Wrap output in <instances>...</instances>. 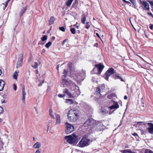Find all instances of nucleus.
Wrapping results in <instances>:
<instances>
[{
    "label": "nucleus",
    "instance_id": "1",
    "mask_svg": "<svg viewBox=\"0 0 153 153\" xmlns=\"http://www.w3.org/2000/svg\"><path fill=\"white\" fill-rule=\"evenodd\" d=\"M104 128V126L102 124L96 122L92 118L90 117L87 120V131H88L90 134L92 131H102Z\"/></svg>",
    "mask_w": 153,
    "mask_h": 153
},
{
    "label": "nucleus",
    "instance_id": "2",
    "mask_svg": "<svg viewBox=\"0 0 153 153\" xmlns=\"http://www.w3.org/2000/svg\"><path fill=\"white\" fill-rule=\"evenodd\" d=\"M78 113V111L77 110L71 109L69 111L67 115L68 120L71 122L76 121L79 117Z\"/></svg>",
    "mask_w": 153,
    "mask_h": 153
},
{
    "label": "nucleus",
    "instance_id": "3",
    "mask_svg": "<svg viewBox=\"0 0 153 153\" xmlns=\"http://www.w3.org/2000/svg\"><path fill=\"white\" fill-rule=\"evenodd\" d=\"M64 138L66 142L70 144H73L77 143L78 140L77 136L74 134L66 136Z\"/></svg>",
    "mask_w": 153,
    "mask_h": 153
},
{
    "label": "nucleus",
    "instance_id": "4",
    "mask_svg": "<svg viewBox=\"0 0 153 153\" xmlns=\"http://www.w3.org/2000/svg\"><path fill=\"white\" fill-rule=\"evenodd\" d=\"M104 68V65L101 63L95 65V67L93 70L94 74H100Z\"/></svg>",
    "mask_w": 153,
    "mask_h": 153
},
{
    "label": "nucleus",
    "instance_id": "5",
    "mask_svg": "<svg viewBox=\"0 0 153 153\" xmlns=\"http://www.w3.org/2000/svg\"><path fill=\"white\" fill-rule=\"evenodd\" d=\"M105 88V86L104 85H100L96 88L94 93L95 94L97 95V96L100 97L102 95L101 93H102Z\"/></svg>",
    "mask_w": 153,
    "mask_h": 153
},
{
    "label": "nucleus",
    "instance_id": "6",
    "mask_svg": "<svg viewBox=\"0 0 153 153\" xmlns=\"http://www.w3.org/2000/svg\"><path fill=\"white\" fill-rule=\"evenodd\" d=\"M65 124L66 127L65 132L66 134H68L74 131V127L73 125L68 123H66Z\"/></svg>",
    "mask_w": 153,
    "mask_h": 153
},
{
    "label": "nucleus",
    "instance_id": "7",
    "mask_svg": "<svg viewBox=\"0 0 153 153\" xmlns=\"http://www.w3.org/2000/svg\"><path fill=\"white\" fill-rule=\"evenodd\" d=\"M115 73V71L113 68H109L106 72L104 76V78L107 80H108L109 77L111 75Z\"/></svg>",
    "mask_w": 153,
    "mask_h": 153
},
{
    "label": "nucleus",
    "instance_id": "8",
    "mask_svg": "<svg viewBox=\"0 0 153 153\" xmlns=\"http://www.w3.org/2000/svg\"><path fill=\"white\" fill-rule=\"evenodd\" d=\"M78 146L81 147H83L86 146V137L85 135L83 137L81 140L80 141L78 144Z\"/></svg>",
    "mask_w": 153,
    "mask_h": 153
},
{
    "label": "nucleus",
    "instance_id": "9",
    "mask_svg": "<svg viewBox=\"0 0 153 153\" xmlns=\"http://www.w3.org/2000/svg\"><path fill=\"white\" fill-rule=\"evenodd\" d=\"M149 127L147 128L148 132L150 134H153V124L151 123H147Z\"/></svg>",
    "mask_w": 153,
    "mask_h": 153
},
{
    "label": "nucleus",
    "instance_id": "10",
    "mask_svg": "<svg viewBox=\"0 0 153 153\" xmlns=\"http://www.w3.org/2000/svg\"><path fill=\"white\" fill-rule=\"evenodd\" d=\"M141 3L144 6V9L149 10V4L144 0H140Z\"/></svg>",
    "mask_w": 153,
    "mask_h": 153
},
{
    "label": "nucleus",
    "instance_id": "11",
    "mask_svg": "<svg viewBox=\"0 0 153 153\" xmlns=\"http://www.w3.org/2000/svg\"><path fill=\"white\" fill-rule=\"evenodd\" d=\"M93 109L89 105H87V114H89V117L91 116L93 113Z\"/></svg>",
    "mask_w": 153,
    "mask_h": 153
},
{
    "label": "nucleus",
    "instance_id": "12",
    "mask_svg": "<svg viewBox=\"0 0 153 153\" xmlns=\"http://www.w3.org/2000/svg\"><path fill=\"white\" fill-rule=\"evenodd\" d=\"M119 107V105L117 102H114L113 103V104L111 106L109 107L108 108L110 110H112L113 109H116L118 108Z\"/></svg>",
    "mask_w": 153,
    "mask_h": 153
},
{
    "label": "nucleus",
    "instance_id": "13",
    "mask_svg": "<svg viewBox=\"0 0 153 153\" xmlns=\"http://www.w3.org/2000/svg\"><path fill=\"white\" fill-rule=\"evenodd\" d=\"M22 100L23 102L25 103V99L26 97V93L25 92V88L24 86H23L22 88Z\"/></svg>",
    "mask_w": 153,
    "mask_h": 153
},
{
    "label": "nucleus",
    "instance_id": "14",
    "mask_svg": "<svg viewBox=\"0 0 153 153\" xmlns=\"http://www.w3.org/2000/svg\"><path fill=\"white\" fill-rule=\"evenodd\" d=\"M70 85V83L68 81L65 79H63L62 82L61 83V86L62 87H65L68 86Z\"/></svg>",
    "mask_w": 153,
    "mask_h": 153
},
{
    "label": "nucleus",
    "instance_id": "15",
    "mask_svg": "<svg viewBox=\"0 0 153 153\" xmlns=\"http://www.w3.org/2000/svg\"><path fill=\"white\" fill-rule=\"evenodd\" d=\"M63 92L65 93L69 97L74 98V96L73 95V94H71V93L69 91L68 89H65Z\"/></svg>",
    "mask_w": 153,
    "mask_h": 153
},
{
    "label": "nucleus",
    "instance_id": "16",
    "mask_svg": "<svg viewBox=\"0 0 153 153\" xmlns=\"http://www.w3.org/2000/svg\"><path fill=\"white\" fill-rule=\"evenodd\" d=\"M56 118V124H59L61 123V120L60 118V116L58 114H55Z\"/></svg>",
    "mask_w": 153,
    "mask_h": 153
},
{
    "label": "nucleus",
    "instance_id": "17",
    "mask_svg": "<svg viewBox=\"0 0 153 153\" xmlns=\"http://www.w3.org/2000/svg\"><path fill=\"white\" fill-rule=\"evenodd\" d=\"M5 84V82L2 80H0V91H2Z\"/></svg>",
    "mask_w": 153,
    "mask_h": 153
},
{
    "label": "nucleus",
    "instance_id": "18",
    "mask_svg": "<svg viewBox=\"0 0 153 153\" xmlns=\"http://www.w3.org/2000/svg\"><path fill=\"white\" fill-rule=\"evenodd\" d=\"M78 1L76 0H75L72 4V7L77 9L78 8Z\"/></svg>",
    "mask_w": 153,
    "mask_h": 153
},
{
    "label": "nucleus",
    "instance_id": "19",
    "mask_svg": "<svg viewBox=\"0 0 153 153\" xmlns=\"http://www.w3.org/2000/svg\"><path fill=\"white\" fill-rule=\"evenodd\" d=\"M41 146V143L39 142L36 143L33 146V148L36 149L39 148Z\"/></svg>",
    "mask_w": 153,
    "mask_h": 153
},
{
    "label": "nucleus",
    "instance_id": "20",
    "mask_svg": "<svg viewBox=\"0 0 153 153\" xmlns=\"http://www.w3.org/2000/svg\"><path fill=\"white\" fill-rule=\"evenodd\" d=\"M27 5H26L25 7H23L21 11L20 12L19 14L21 16H22L23 13L25 12L27 9Z\"/></svg>",
    "mask_w": 153,
    "mask_h": 153
},
{
    "label": "nucleus",
    "instance_id": "21",
    "mask_svg": "<svg viewBox=\"0 0 153 153\" xmlns=\"http://www.w3.org/2000/svg\"><path fill=\"white\" fill-rule=\"evenodd\" d=\"M80 94V91L79 89H76L74 93L73 94L74 98L77 97Z\"/></svg>",
    "mask_w": 153,
    "mask_h": 153
},
{
    "label": "nucleus",
    "instance_id": "22",
    "mask_svg": "<svg viewBox=\"0 0 153 153\" xmlns=\"http://www.w3.org/2000/svg\"><path fill=\"white\" fill-rule=\"evenodd\" d=\"M55 20V17L53 16L51 17L49 21V25H51L53 24Z\"/></svg>",
    "mask_w": 153,
    "mask_h": 153
},
{
    "label": "nucleus",
    "instance_id": "23",
    "mask_svg": "<svg viewBox=\"0 0 153 153\" xmlns=\"http://www.w3.org/2000/svg\"><path fill=\"white\" fill-rule=\"evenodd\" d=\"M101 110L102 113L103 114H106L108 113L109 114H110L112 113V112L111 113L110 111H109L108 113V111L107 110L102 108H101Z\"/></svg>",
    "mask_w": 153,
    "mask_h": 153
},
{
    "label": "nucleus",
    "instance_id": "24",
    "mask_svg": "<svg viewBox=\"0 0 153 153\" xmlns=\"http://www.w3.org/2000/svg\"><path fill=\"white\" fill-rule=\"evenodd\" d=\"M122 153H135L134 152L132 151L130 149H125L121 151Z\"/></svg>",
    "mask_w": 153,
    "mask_h": 153
},
{
    "label": "nucleus",
    "instance_id": "25",
    "mask_svg": "<svg viewBox=\"0 0 153 153\" xmlns=\"http://www.w3.org/2000/svg\"><path fill=\"white\" fill-rule=\"evenodd\" d=\"M23 53H21L19 54V58H18V62H22L23 60Z\"/></svg>",
    "mask_w": 153,
    "mask_h": 153
},
{
    "label": "nucleus",
    "instance_id": "26",
    "mask_svg": "<svg viewBox=\"0 0 153 153\" xmlns=\"http://www.w3.org/2000/svg\"><path fill=\"white\" fill-rule=\"evenodd\" d=\"M86 20V18L85 16L84 15H83L82 16V17L81 19V21L82 23L85 24V22Z\"/></svg>",
    "mask_w": 153,
    "mask_h": 153
},
{
    "label": "nucleus",
    "instance_id": "27",
    "mask_svg": "<svg viewBox=\"0 0 153 153\" xmlns=\"http://www.w3.org/2000/svg\"><path fill=\"white\" fill-rule=\"evenodd\" d=\"M73 0H68L66 3V5L68 7H70Z\"/></svg>",
    "mask_w": 153,
    "mask_h": 153
},
{
    "label": "nucleus",
    "instance_id": "28",
    "mask_svg": "<svg viewBox=\"0 0 153 153\" xmlns=\"http://www.w3.org/2000/svg\"><path fill=\"white\" fill-rule=\"evenodd\" d=\"M18 72H18L17 71H16L14 73V74H13V78L16 80H17V76L18 75Z\"/></svg>",
    "mask_w": 153,
    "mask_h": 153
},
{
    "label": "nucleus",
    "instance_id": "29",
    "mask_svg": "<svg viewBox=\"0 0 153 153\" xmlns=\"http://www.w3.org/2000/svg\"><path fill=\"white\" fill-rule=\"evenodd\" d=\"M66 102L70 104H72L73 103V100L71 99H68L66 100Z\"/></svg>",
    "mask_w": 153,
    "mask_h": 153
},
{
    "label": "nucleus",
    "instance_id": "30",
    "mask_svg": "<svg viewBox=\"0 0 153 153\" xmlns=\"http://www.w3.org/2000/svg\"><path fill=\"white\" fill-rule=\"evenodd\" d=\"M39 64H39V65H38L37 62H34V63L33 65H32V67L33 68L36 69L37 68L38 66L39 65Z\"/></svg>",
    "mask_w": 153,
    "mask_h": 153
},
{
    "label": "nucleus",
    "instance_id": "31",
    "mask_svg": "<svg viewBox=\"0 0 153 153\" xmlns=\"http://www.w3.org/2000/svg\"><path fill=\"white\" fill-rule=\"evenodd\" d=\"M68 66L70 68V74H71L72 71H73L72 69V64L71 63H70L68 64Z\"/></svg>",
    "mask_w": 153,
    "mask_h": 153
},
{
    "label": "nucleus",
    "instance_id": "32",
    "mask_svg": "<svg viewBox=\"0 0 153 153\" xmlns=\"http://www.w3.org/2000/svg\"><path fill=\"white\" fill-rule=\"evenodd\" d=\"M22 62L18 61L16 65V68H18L22 66Z\"/></svg>",
    "mask_w": 153,
    "mask_h": 153
},
{
    "label": "nucleus",
    "instance_id": "33",
    "mask_svg": "<svg viewBox=\"0 0 153 153\" xmlns=\"http://www.w3.org/2000/svg\"><path fill=\"white\" fill-rule=\"evenodd\" d=\"M10 0H7V1L6 2L5 4H2V5H4L5 6V7H3V9L4 10H5V7L7 6Z\"/></svg>",
    "mask_w": 153,
    "mask_h": 153
},
{
    "label": "nucleus",
    "instance_id": "34",
    "mask_svg": "<svg viewBox=\"0 0 153 153\" xmlns=\"http://www.w3.org/2000/svg\"><path fill=\"white\" fill-rule=\"evenodd\" d=\"M51 44L52 42H49L46 44L45 46L47 48H48L51 45Z\"/></svg>",
    "mask_w": 153,
    "mask_h": 153
},
{
    "label": "nucleus",
    "instance_id": "35",
    "mask_svg": "<svg viewBox=\"0 0 153 153\" xmlns=\"http://www.w3.org/2000/svg\"><path fill=\"white\" fill-rule=\"evenodd\" d=\"M50 115L51 116V117L54 118V116L53 114V111L51 109L50 110Z\"/></svg>",
    "mask_w": 153,
    "mask_h": 153
},
{
    "label": "nucleus",
    "instance_id": "36",
    "mask_svg": "<svg viewBox=\"0 0 153 153\" xmlns=\"http://www.w3.org/2000/svg\"><path fill=\"white\" fill-rule=\"evenodd\" d=\"M48 36L46 35L42 37L41 38V40L42 41H44L46 40L47 39Z\"/></svg>",
    "mask_w": 153,
    "mask_h": 153
},
{
    "label": "nucleus",
    "instance_id": "37",
    "mask_svg": "<svg viewBox=\"0 0 153 153\" xmlns=\"http://www.w3.org/2000/svg\"><path fill=\"white\" fill-rule=\"evenodd\" d=\"M145 153H153V152L149 149H147L145 150Z\"/></svg>",
    "mask_w": 153,
    "mask_h": 153
},
{
    "label": "nucleus",
    "instance_id": "38",
    "mask_svg": "<svg viewBox=\"0 0 153 153\" xmlns=\"http://www.w3.org/2000/svg\"><path fill=\"white\" fill-rule=\"evenodd\" d=\"M71 32L73 34H75L76 33V30L74 28H71L70 30Z\"/></svg>",
    "mask_w": 153,
    "mask_h": 153
},
{
    "label": "nucleus",
    "instance_id": "39",
    "mask_svg": "<svg viewBox=\"0 0 153 153\" xmlns=\"http://www.w3.org/2000/svg\"><path fill=\"white\" fill-rule=\"evenodd\" d=\"M67 70L65 69L64 70V73H63V74H64V75H63V76L64 77V78H65L67 76Z\"/></svg>",
    "mask_w": 153,
    "mask_h": 153
},
{
    "label": "nucleus",
    "instance_id": "40",
    "mask_svg": "<svg viewBox=\"0 0 153 153\" xmlns=\"http://www.w3.org/2000/svg\"><path fill=\"white\" fill-rule=\"evenodd\" d=\"M59 29L61 30L62 31H63V32H64L65 31V28L64 27H59Z\"/></svg>",
    "mask_w": 153,
    "mask_h": 153
},
{
    "label": "nucleus",
    "instance_id": "41",
    "mask_svg": "<svg viewBox=\"0 0 153 153\" xmlns=\"http://www.w3.org/2000/svg\"><path fill=\"white\" fill-rule=\"evenodd\" d=\"M91 141L92 140H90L89 139L87 138V146L89 145L90 144L89 143L90 142H91Z\"/></svg>",
    "mask_w": 153,
    "mask_h": 153
},
{
    "label": "nucleus",
    "instance_id": "42",
    "mask_svg": "<svg viewBox=\"0 0 153 153\" xmlns=\"http://www.w3.org/2000/svg\"><path fill=\"white\" fill-rule=\"evenodd\" d=\"M66 95L65 94H59L58 97L60 98L64 97Z\"/></svg>",
    "mask_w": 153,
    "mask_h": 153
},
{
    "label": "nucleus",
    "instance_id": "43",
    "mask_svg": "<svg viewBox=\"0 0 153 153\" xmlns=\"http://www.w3.org/2000/svg\"><path fill=\"white\" fill-rule=\"evenodd\" d=\"M149 2L150 3L151 6L152 7H153V1H149Z\"/></svg>",
    "mask_w": 153,
    "mask_h": 153
},
{
    "label": "nucleus",
    "instance_id": "44",
    "mask_svg": "<svg viewBox=\"0 0 153 153\" xmlns=\"http://www.w3.org/2000/svg\"><path fill=\"white\" fill-rule=\"evenodd\" d=\"M41 149H38L35 153H41Z\"/></svg>",
    "mask_w": 153,
    "mask_h": 153
},
{
    "label": "nucleus",
    "instance_id": "45",
    "mask_svg": "<svg viewBox=\"0 0 153 153\" xmlns=\"http://www.w3.org/2000/svg\"><path fill=\"white\" fill-rule=\"evenodd\" d=\"M90 25V23L89 22H87V29H88L89 28V27Z\"/></svg>",
    "mask_w": 153,
    "mask_h": 153
},
{
    "label": "nucleus",
    "instance_id": "46",
    "mask_svg": "<svg viewBox=\"0 0 153 153\" xmlns=\"http://www.w3.org/2000/svg\"><path fill=\"white\" fill-rule=\"evenodd\" d=\"M13 89L15 91L17 89V86L15 84H14L13 85Z\"/></svg>",
    "mask_w": 153,
    "mask_h": 153
},
{
    "label": "nucleus",
    "instance_id": "47",
    "mask_svg": "<svg viewBox=\"0 0 153 153\" xmlns=\"http://www.w3.org/2000/svg\"><path fill=\"white\" fill-rule=\"evenodd\" d=\"M67 40H68V39H65L63 41V42H62V45L63 46L64 45V44H65V43L66 42Z\"/></svg>",
    "mask_w": 153,
    "mask_h": 153
},
{
    "label": "nucleus",
    "instance_id": "48",
    "mask_svg": "<svg viewBox=\"0 0 153 153\" xmlns=\"http://www.w3.org/2000/svg\"><path fill=\"white\" fill-rule=\"evenodd\" d=\"M3 108L1 107H0V114L2 113L3 112Z\"/></svg>",
    "mask_w": 153,
    "mask_h": 153
},
{
    "label": "nucleus",
    "instance_id": "49",
    "mask_svg": "<svg viewBox=\"0 0 153 153\" xmlns=\"http://www.w3.org/2000/svg\"><path fill=\"white\" fill-rule=\"evenodd\" d=\"M149 28L151 29L152 30L153 29V25H152V24L150 25L149 26Z\"/></svg>",
    "mask_w": 153,
    "mask_h": 153
},
{
    "label": "nucleus",
    "instance_id": "50",
    "mask_svg": "<svg viewBox=\"0 0 153 153\" xmlns=\"http://www.w3.org/2000/svg\"><path fill=\"white\" fill-rule=\"evenodd\" d=\"M148 14L150 16H152L153 18V15L151 13H148Z\"/></svg>",
    "mask_w": 153,
    "mask_h": 153
},
{
    "label": "nucleus",
    "instance_id": "51",
    "mask_svg": "<svg viewBox=\"0 0 153 153\" xmlns=\"http://www.w3.org/2000/svg\"><path fill=\"white\" fill-rule=\"evenodd\" d=\"M112 96L111 95H108L107 96V97L109 99H111L112 98Z\"/></svg>",
    "mask_w": 153,
    "mask_h": 153
},
{
    "label": "nucleus",
    "instance_id": "52",
    "mask_svg": "<svg viewBox=\"0 0 153 153\" xmlns=\"http://www.w3.org/2000/svg\"><path fill=\"white\" fill-rule=\"evenodd\" d=\"M132 134L133 136H138L137 134L136 133H133Z\"/></svg>",
    "mask_w": 153,
    "mask_h": 153
},
{
    "label": "nucleus",
    "instance_id": "53",
    "mask_svg": "<svg viewBox=\"0 0 153 153\" xmlns=\"http://www.w3.org/2000/svg\"><path fill=\"white\" fill-rule=\"evenodd\" d=\"M98 43H95L94 44V47H97L98 46Z\"/></svg>",
    "mask_w": 153,
    "mask_h": 153
},
{
    "label": "nucleus",
    "instance_id": "54",
    "mask_svg": "<svg viewBox=\"0 0 153 153\" xmlns=\"http://www.w3.org/2000/svg\"><path fill=\"white\" fill-rule=\"evenodd\" d=\"M55 37L53 36L52 37V39L54 40L55 39Z\"/></svg>",
    "mask_w": 153,
    "mask_h": 153
},
{
    "label": "nucleus",
    "instance_id": "55",
    "mask_svg": "<svg viewBox=\"0 0 153 153\" xmlns=\"http://www.w3.org/2000/svg\"><path fill=\"white\" fill-rule=\"evenodd\" d=\"M127 98V97L126 96H125L124 97V99L125 100H126Z\"/></svg>",
    "mask_w": 153,
    "mask_h": 153
},
{
    "label": "nucleus",
    "instance_id": "56",
    "mask_svg": "<svg viewBox=\"0 0 153 153\" xmlns=\"http://www.w3.org/2000/svg\"><path fill=\"white\" fill-rule=\"evenodd\" d=\"M96 35L98 36V37H99V38H100V36H99V34L98 33H96Z\"/></svg>",
    "mask_w": 153,
    "mask_h": 153
},
{
    "label": "nucleus",
    "instance_id": "57",
    "mask_svg": "<svg viewBox=\"0 0 153 153\" xmlns=\"http://www.w3.org/2000/svg\"><path fill=\"white\" fill-rule=\"evenodd\" d=\"M44 43H41V42H39V43H38L39 45V44H41V45H44Z\"/></svg>",
    "mask_w": 153,
    "mask_h": 153
},
{
    "label": "nucleus",
    "instance_id": "58",
    "mask_svg": "<svg viewBox=\"0 0 153 153\" xmlns=\"http://www.w3.org/2000/svg\"><path fill=\"white\" fill-rule=\"evenodd\" d=\"M126 3H127V4H130L129 2L128 1H126Z\"/></svg>",
    "mask_w": 153,
    "mask_h": 153
},
{
    "label": "nucleus",
    "instance_id": "59",
    "mask_svg": "<svg viewBox=\"0 0 153 153\" xmlns=\"http://www.w3.org/2000/svg\"><path fill=\"white\" fill-rule=\"evenodd\" d=\"M117 77L119 79H121V80L122 81H123V80L121 78L120 76H117Z\"/></svg>",
    "mask_w": 153,
    "mask_h": 153
},
{
    "label": "nucleus",
    "instance_id": "60",
    "mask_svg": "<svg viewBox=\"0 0 153 153\" xmlns=\"http://www.w3.org/2000/svg\"><path fill=\"white\" fill-rule=\"evenodd\" d=\"M59 65H58L57 67V69L58 70L59 69Z\"/></svg>",
    "mask_w": 153,
    "mask_h": 153
},
{
    "label": "nucleus",
    "instance_id": "61",
    "mask_svg": "<svg viewBox=\"0 0 153 153\" xmlns=\"http://www.w3.org/2000/svg\"><path fill=\"white\" fill-rule=\"evenodd\" d=\"M2 74V71L1 69H0V76L1 75V74Z\"/></svg>",
    "mask_w": 153,
    "mask_h": 153
},
{
    "label": "nucleus",
    "instance_id": "62",
    "mask_svg": "<svg viewBox=\"0 0 153 153\" xmlns=\"http://www.w3.org/2000/svg\"><path fill=\"white\" fill-rule=\"evenodd\" d=\"M45 49H43L42 50V52H45Z\"/></svg>",
    "mask_w": 153,
    "mask_h": 153
},
{
    "label": "nucleus",
    "instance_id": "63",
    "mask_svg": "<svg viewBox=\"0 0 153 153\" xmlns=\"http://www.w3.org/2000/svg\"><path fill=\"white\" fill-rule=\"evenodd\" d=\"M130 0L131 1V2L132 3H134V0H133L132 1L131 0Z\"/></svg>",
    "mask_w": 153,
    "mask_h": 153
},
{
    "label": "nucleus",
    "instance_id": "64",
    "mask_svg": "<svg viewBox=\"0 0 153 153\" xmlns=\"http://www.w3.org/2000/svg\"><path fill=\"white\" fill-rule=\"evenodd\" d=\"M142 106L143 107H144V103H142Z\"/></svg>",
    "mask_w": 153,
    "mask_h": 153
}]
</instances>
